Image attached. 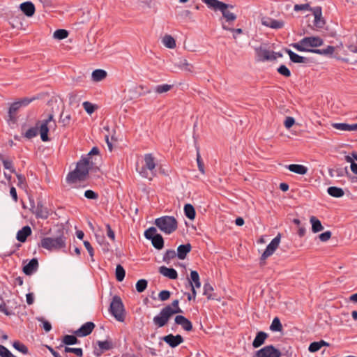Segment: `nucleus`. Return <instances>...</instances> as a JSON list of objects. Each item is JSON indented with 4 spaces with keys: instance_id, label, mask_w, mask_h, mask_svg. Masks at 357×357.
Returning <instances> with one entry per match:
<instances>
[{
    "instance_id": "f257e3e1",
    "label": "nucleus",
    "mask_w": 357,
    "mask_h": 357,
    "mask_svg": "<svg viewBox=\"0 0 357 357\" xmlns=\"http://www.w3.org/2000/svg\"><path fill=\"white\" fill-rule=\"evenodd\" d=\"M66 236L63 227H57L55 235L53 237H44L38 244L39 247L50 251L59 250L66 248Z\"/></svg>"
},
{
    "instance_id": "f03ea898",
    "label": "nucleus",
    "mask_w": 357,
    "mask_h": 357,
    "mask_svg": "<svg viewBox=\"0 0 357 357\" xmlns=\"http://www.w3.org/2000/svg\"><path fill=\"white\" fill-rule=\"evenodd\" d=\"M178 313H183V310L180 307H172L171 305H167L161 309L158 314L153 317V324L157 328L164 327L168 324L174 314Z\"/></svg>"
},
{
    "instance_id": "7ed1b4c3",
    "label": "nucleus",
    "mask_w": 357,
    "mask_h": 357,
    "mask_svg": "<svg viewBox=\"0 0 357 357\" xmlns=\"http://www.w3.org/2000/svg\"><path fill=\"white\" fill-rule=\"evenodd\" d=\"M324 40L319 36H310L302 38L298 43H292L291 46L298 52H311V50H317L315 47L321 46Z\"/></svg>"
},
{
    "instance_id": "20e7f679",
    "label": "nucleus",
    "mask_w": 357,
    "mask_h": 357,
    "mask_svg": "<svg viewBox=\"0 0 357 357\" xmlns=\"http://www.w3.org/2000/svg\"><path fill=\"white\" fill-rule=\"evenodd\" d=\"M154 224L162 232L170 234L178 228V222L173 216L165 215L155 220Z\"/></svg>"
},
{
    "instance_id": "39448f33",
    "label": "nucleus",
    "mask_w": 357,
    "mask_h": 357,
    "mask_svg": "<svg viewBox=\"0 0 357 357\" xmlns=\"http://www.w3.org/2000/svg\"><path fill=\"white\" fill-rule=\"evenodd\" d=\"M109 312L119 321L123 322L126 317V310L124 305L120 296H114L109 308Z\"/></svg>"
},
{
    "instance_id": "423d86ee",
    "label": "nucleus",
    "mask_w": 357,
    "mask_h": 357,
    "mask_svg": "<svg viewBox=\"0 0 357 357\" xmlns=\"http://www.w3.org/2000/svg\"><path fill=\"white\" fill-rule=\"evenodd\" d=\"M155 168V158L151 153H148L144 155V165L139 173L142 177L151 180L152 177L156 175Z\"/></svg>"
},
{
    "instance_id": "0eeeda50",
    "label": "nucleus",
    "mask_w": 357,
    "mask_h": 357,
    "mask_svg": "<svg viewBox=\"0 0 357 357\" xmlns=\"http://www.w3.org/2000/svg\"><path fill=\"white\" fill-rule=\"evenodd\" d=\"M144 237L151 241L153 246L160 250L164 248L165 241L164 238L160 234L157 232V229L154 227H151L145 230Z\"/></svg>"
},
{
    "instance_id": "6e6552de",
    "label": "nucleus",
    "mask_w": 357,
    "mask_h": 357,
    "mask_svg": "<svg viewBox=\"0 0 357 357\" xmlns=\"http://www.w3.org/2000/svg\"><path fill=\"white\" fill-rule=\"evenodd\" d=\"M94 168H97L96 157H95L94 160H89L87 158L82 156L81 159L77 163L75 169L79 173V175L85 179L89 174V170Z\"/></svg>"
},
{
    "instance_id": "1a4fd4ad",
    "label": "nucleus",
    "mask_w": 357,
    "mask_h": 357,
    "mask_svg": "<svg viewBox=\"0 0 357 357\" xmlns=\"http://www.w3.org/2000/svg\"><path fill=\"white\" fill-rule=\"evenodd\" d=\"M51 122L53 123L54 127L56 126V121L54 119L53 113L49 114L47 118L43 120L42 122H40V126H38V131L40 132V139L43 142L50 141V138L48 137L50 128L48 125Z\"/></svg>"
},
{
    "instance_id": "9d476101",
    "label": "nucleus",
    "mask_w": 357,
    "mask_h": 357,
    "mask_svg": "<svg viewBox=\"0 0 357 357\" xmlns=\"http://www.w3.org/2000/svg\"><path fill=\"white\" fill-rule=\"evenodd\" d=\"M282 355L284 354L278 349L270 344L257 350L254 357H280Z\"/></svg>"
},
{
    "instance_id": "9b49d317",
    "label": "nucleus",
    "mask_w": 357,
    "mask_h": 357,
    "mask_svg": "<svg viewBox=\"0 0 357 357\" xmlns=\"http://www.w3.org/2000/svg\"><path fill=\"white\" fill-rule=\"evenodd\" d=\"M281 239V234L279 233L267 245L266 248L262 253L260 260L261 261H265L268 257L271 256L277 248L279 247Z\"/></svg>"
},
{
    "instance_id": "f8f14e48",
    "label": "nucleus",
    "mask_w": 357,
    "mask_h": 357,
    "mask_svg": "<svg viewBox=\"0 0 357 357\" xmlns=\"http://www.w3.org/2000/svg\"><path fill=\"white\" fill-rule=\"evenodd\" d=\"M257 60L258 61H275V57L272 55V51L266 50L263 45L256 47L255 49Z\"/></svg>"
},
{
    "instance_id": "ddd939ff",
    "label": "nucleus",
    "mask_w": 357,
    "mask_h": 357,
    "mask_svg": "<svg viewBox=\"0 0 357 357\" xmlns=\"http://www.w3.org/2000/svg\"><path fill=\"white\" fill-rule=\"evenodd\" d=\"M162 340L172 348L178 347L184 341L183 337L179 334L176 335H174L173 334H169L163 336Z\"/></svg>"
},
{
    "instance_id": "4468645a",
    "label": "nucleus",
    "mask_w": 357,
    "mask_h": 357,
    "mask_svg": "<svg viewBox=\"0 0 357 357\" xmlns=\"http://www.w3.org/2000/svg\"><path fill=\"white\" fill-rule=\"evenodd\" d=\"M96 325L92 321H88L81 326L79 328L73 331V334L78 337H86L90 335L93 331Z\"/></svg>"
},
{
    "instance_id": "2eb2a0df",
    "label": "nucleus",
    "mask_w": 357,
    "mask_h": 357,
    "mask_svg": "<svg viewBox=\"0 0 357 357\" xmlns=\"http://www.w3.org/2000/svg\"><path fill=\"white\" fill-rule=\"evenodd\" d=\"M188 282L191 287V291H192L193 298L195 299L197 295L195 288H199L201 287L199 275L197 271H191L190 279L188 280Z\"/></svg>"
},
{
    "instance_id": "dca6fc26",
    "label": "nucleus",
    "mask_w": 357,
    "mask_h": 357,
    "mask_svg": "<svg viewBox=\"0 0 357 357\" xmlns=\"http://www.w3.org/2000/svg\"><path fill=\"white\" fill-rule=\"evenodd\" d=\"M176 325H179L185 331H191L193 328L192 322L183 315H176L174 318Z\"/></svg>"
},
{
    "instance_id": "f3484780",
    "label": "nucleus",
    "mask_w": 357,
    "mask_h": 357,
    "mask_svg": "<svg viewBox=\"0 0 357 357\" xmlns=\"http://www.w3.org/2000/svg\"><path fill=\"white\" fill-rule=\"evenodd\" d=\"M204 3L206 4L208 8L214 10H220L222 8H233L232 5L227 4L224 2L218 0H202Z\"/></svg>"
},
{
    "instance_id": "a211bd4d",
    "label": "nucleus",
    "mask_w": 357,
    "mask_h": 357,
    "mask_svg": "<svg viewBox=\"0 0 357 357\" xmlns=\"http://www.w3.org/2000/svg\"><path fill=\"white\" fill-rule=\"evenodd\" d=\"M285 52L289 56L290 61L295 63H307L310 61L307 57L302 56L289 49L285 48Z\"/></svg>"
},
{
    "instance_id": "6ab92c4d",
    "label": "nucleus",
    "mask_w": 357,
    "mask_h": 357,
    "mask_svg": "<svg viewBox=\"0 0 357 357\" xmlns=\"http://www.w3.org/2000/svg\"><path fill=\"white\" fill-rule=\"evenodd\" d=\"M263 25L275 29H279L284 26V22L277 20L271 17H263L261 19Z\"/></svg>"
},
{
    "instance_id": "aec40b11",
    "label": "nucleus",
    "mask_w": 357,
    "mask_h": 357,
    "mask_svg": "<svg viewBox=\"0 0 357 357\" xmlns=\"http://www.w3.org/2000/svg\"><path fill=\"white\" fill-rule=\"evenodd\" d=\"M20 8L22 12L29 17H32L36 11L34 4L31 1H25L20 4Z\"/></svg>"
},
{
    "instance_id": "412c9836",
    "label": "nucleus",
    "mask_w": 357,
    "mask_h": 357,
    "mask_svg": "<svg viewBox=\"0 0 357 357\" xmlns=\"http://www.w3.org/2000/svg\"><path fill=\"white\" fill-rule=\"evenodd\" d=\"M38 268V261L36 258L31 259L27 264L24 266L22 271L26 275H32Z\"/></svg>"
},
{
    "instance_id": "4be33fe9",
    "label": "nucleus",
    "mask_w": 357,
    "mask_h": 357,
    "mask_svg": "<svg viewBox=\"0 0 357 357\" xmlns=\"http://www.w3.org/2000/svg\"><path fill=\"white\" fill-rule=\"evenodd\" d=\"M314 16V25L319 29L323 28L325 25V20L321 17V7H315L313 12Z\"/></svg>"
},
{
    "instance_id": "5701e85b",
    "label": "nucleus",
    "mask_w": 357,
    "mask_h": 357,
    "mask_svg": "<svg viewBox=\"0 0 357 357\" xmlns=\"http://www.w3.org/2000/svg\"><path fill=\"white\" fill-rule=\"evenodd\" d=\"M158 271L161 275L171 280H175L178 278L177 271L173 268L162 266L159 268Z\"/></svg>"
},
{
    "instance_id": "b1692460",
    "label": "nucleus",
    "mask_w": 357,
    "mask_h": 357,
    "mask_svg": "<svg viewBox=\"0 0 357 357\" xmlns=\"http://www.w3.org/2000/svg\"><path fill=\"white\" fill-rule=\"evenodd\" d=\"M268 335L266 332L259 331L257 333L256 336L252 342V347L254 348H259L263 345L268 338Z\"/></svg>"
},
{
    "instance_id": "393cba45",
    "label": "nucleus",
    "mask_w": 357,
    "mask_h": 357,
    "mask_svg": "<svg viewBox=\"0 0 357 357\" xmlns=\"http://www.w3.org/2000/svg\"><path fill=\"white\" fill-rule=\"evenodd\" d=\"M78 336L74 335H65L62 338V344L57 347V349H61L63 345L70 346L77 344L79 343V340L77 339Z\"/></svg>"
},
{
    "instance_id": "a878e982",
    "label": "nucleus",
    "mask_w": 357,
    "mask_h": 357,
    "mask_svg": "<svg viewBox=\"0 0 357 357\" xmlns=\"http://www.w3.org/2000/svg\"><path fill=\"white\" fill-rule=\"evenodd\" d=\"M31 234V229L29 226L26 225L19 230L17 233L16 238L21 243H24L28 236Z\"/></svg>"
},
{
    "instance_id": "bb28decb",
    "label": "nucleus",
    "mask_w": 357,
    "mask_h": 357,
    "mask_svg": "<svg viewBox=\"0 0 357 357\" xmlns=\"http://www.w3.org/2000/svg\"><path fill=\"white\" fill-rule=\"evenodd\" d=\"M192 246L190 243L180 245L177 248V257L179 259H185L187 255L191 251Z\"/></svg>"
},
{
    "instance_id": "cd10ccee",
    "label": "nucleus",
    "mask_w": 357,
    "mask_h": 357,
    "mask_svg": "<svg viewBox=\"0 0 357 357\" xmlns=\"http://www.w3.org/2000/svg\"><path fill=\"white\" fill-rule=\"evenodd\" d=\"M36 216L38 218L47 219L49 216V212L45 207L41 201L38 202L36 210Z\"/></svg>"
},
{
    "instance_id": "c85d7f7f",
    "label": "nucleus",
    "mask_w": 357,
    "mask_h": 357,
    "mask_svg": "<svg viewBox=\"0 0 357 357\" xmlns=\"http://www.w3.org/2000/svg\"><path fill=\"white\" fill-rule=\"evenodd\" d=\"M286 167L290 172L300 174V175H304L307 172V168L303 165L291 164V165H287Z\"/></svg>"
},
{
    "instance_id": "c756f323",
    "label": "nucleus",
    "mask_w": 357,
    "mask_h": 357,
    "mask_svg": "<svg viewBox=\"0 0 357 357\" xmlns=\"http://www.w3.org/2000/svg\"><path fill=\"white\" fill-rule=\"evenodd\" d=\"M203 291V294L206 296L208 300H219L216 294H212L213 287L209 283H205L204 284Z\"/></svg>"
},
{
    "instance_id": "7c9ffc66",
    "label": "nucleus",
    "mask_w": 357,
    "mask_h": 357,
    "mask_svg": "<svg viewBox=\"0 0 357 357\" xmlns=\"http://www.w3.org/2000/svg\"><path fill=\"white\" fill-rule=\"evenodd\" d=\"M330 344L323 340L319 342H313L310 343L308 347V351L311 353L318 351L322 347H329Z\"/></svg>"
},
{
    "instance_id": "2f4dec72",
    "label": "nucleus",
    "mask_w": 357,
    "mask_h": 357,
    "mask_svg": "<svg viewBox=\"0 0 357 357\" xmlns=\"http://www.w3.org/2000/svg\"><path fill=\"white\" fill-rule=\"evenodd\" d=\"M328 194L335 198H340L344 196V192L342 188L336 186H331L327 188Z\"/></svg>"
},
{
    "instance_id": "473e14b6",
    "label": "nucleus",
    "mask_w": 357,
    "mask_h": 357,
    "mask_svg": "<svg viewBox=\"0 0 357 357\" xmlns=\"http://www.w3.org/2000/svg\"><path fill=\"white\" fill-rule=\"evenodd\" d=\"M310 221L312 225V232L317 233L324 229V227L322 226L321 221L315 216H311Z\"/></svg>"
},
{
    "instance_id": "72a5a7b5",
    "label": "nucleus",
    "mask_w": 357,
    "mask_h": 357,
    "mask_svg": "<svg viewBox=\"0 0 357 357\" xmlns=\"http://www.w3.org/2000/svg\"><path fill=\"white\" fill-rule=\"evenodd\" d=\"M85 179L79 175L76 169L69 172L66 176V181L69 183H75L77 181H84Z\"/></svg>"
},
{
    "instance_id": "f704fd0d",
    "label": "nucleus",
    "mask_w": 357,
    "mask_h": 357,
    "mask_svg": "<svg viewBox=\"0 0 357 357\" xmlns=\"http://www.w3.org/2000/svg\"><path fill=\"white\" fill-rule=\"evenodd\" d=\"M107 72L102 69H96L92 72V79L95 82H100L107 77Z\"/></svg>"
},
{
    "instance_id": "c9c22d12",
    "label": "nucleus",
    "mask_w": 357,
    "mask_h": 357,
    "mask_svg": "<svg viewBox=\"0 0 357 357\" xmlns=\"http://www.w3.org/2000/svg\"><path fill=\"white\" fill-rule=\"evenodd\" d=\"M97 344L98 345L100 351V353H102L105 351L111 350L114 348V344L112 340H106L105 341H100L98 340L97 342Z\"/></svg>"
},
{
    "instance_id": "e433bc0d",
    "label": "nucleus",
    "mask_w": 357,
    "mask_h": 357,
    "mask_svg": "<svg viewBox=\"0 0 357 357\" xmlns=\"http://www.w3.org/2000/svg\"><path fill=\"white\" fill-rule=\"evenodd\" d=\"M185 215L190 220H192L195 218L196 211L194 206L190 204H186L184 206Z\"/></svg>"
},
{
    "instance_id": "4c0bfd02",
    "label": "nucleus",
    "mask_w": 357,
    "mask_h": 357,
    "mask_svg": "<svg viewBox=\"0 0 357 357\" xmlns=\"http://www.w3.org/2000/svg\"><path fill=\"white\" fill-rule=\"evenodd\" d=\"M312 53L325 55V56H331L335 51V47L331 45H328L326 49H317V50H311Z\"/></svg>"
},
{
    "instance_id": "58836bf2",
    "label": "nucleus",
    "mask_w": 357,
    "mask_h": 357,
    "mask_svg": "<svg viewBox=\"0 0 357 357\" xmlns=\"http://www.w3.org/2000/svg\"><path fill=\"white\" fill-rule=\"evenodd\" d=\"M270 330L273 332H281L282 331V325L280 319L275 317L270 326Z\"/></svg>"
},
{
    "instance_id": "ea45409f",
    "label": "nucleus",
    "mask_w": 357,
    "mask_h": 357,
    "mask_svg": "<svg viewBox=\"0 0 357 357\" xmlns=\"http://www.w3.org/2000/svg\"><path fill=\"white\" fill-rule=\"evenodd\" d=\"M40 123V121H38L36 123V125L35 127H31L29 129H28L26 132L24 133V137L27 139H31L36 136H37L38 133V126Z\"/></svg>"
},
{
    "instance_id": "a19ab883",
    "label": "nucleus",
    "mask_w": 357,
    "mask_h": 357,
    "mask_svg": "<svg viewBox=\"0 0 357 357\" xmlns=\"http://www.w3.org/2000/svg\"><path fill=\"white\" fill-rule=\"evenodd\" d=\"M71 121V115L69 113H64L63 110L60 114L59 122L62 124V126L67 127L70 125Z\"/></svg>"
},
{
    "instance_id": "79ce46f5",
    "label": "nucleus",
    "mask_w": 357,
    "mask_h": 357,
    "mask_svg": "<svg viewBox=\"0 0 357 357\" xmlns=\"http://www.w3.org/2000/svg\"><path fill=\"white\" fill-rule=\"evenodd\" d=\"M115 276L118 282H121L124 280L126 276V271L124 268L121 265L118 264L115 270Z\"/></svg>"
},
{
    "instance_id": "37998d69",
    "label": "nucleus",
    "mask_w": 357,
    "mask_h": 357,
    "mask_svg": "<svg viewBox=\"0 0 357 357\" xmlns=\"http://www.w3.org/2000/svg\"><path fill=\"white\" fill-rule=\"evenodd\" d=\"M162 43L165 47L169 49H173L176 47V41L170 35H165L162 38Z\"/></svg>"
},
{
    "instance_id": "c03bdc74",
    "label": "nucleus",
    "mask_w": 357,
    "mask_h": 357,
    "mask_svg": "<svg viewBox=\"0 0 357 357\" xmlns=\"http://www.w3.org/2000/svg\"><path fill=\"white\" fill-rule=\"evenodd\" d=\"M220 11L222 13V16L226 19L227 22H234L236 20V15L229 12L227 8H221Z\"/></svg>"
},
{
    "instance_id": "a18cd8bd",
    "label": "nucleus",
    "mask_w": 357,
    "mask_h": 357,
    "mask_svg": "<svg viewBox=\"0 0 357 357\" xmlns=\"http://www.w3.org/2000/svg\"><path fill=\"white\" fill-rule=\"evenodd\" d=\"M177 257L176 252L174 250H167L163 255V261L169 264L170 261Z\"/></svg>"
},
{
    "instance_id": "49530a36",
    "label": "nucleus",
    "mask_w": 357,
    "mask_h": 357,
    "mask_svg": "<svg viewBox=\"0 0 357 357\" xmlns=\"http://www.w3.org/2000/svg\"><path fill=\"white\" fill-rule=\"evenodd\" d=\"M82 96L79 95L78 93L73 92L69 93V104L70 105H79Z\"/></svg>"
},
{
    "instance_id": "de8ad7c7",
    "label": "nucleus",
    "mask_w": 357,
    "mask_h": 357,
    "mask_svg": "<svg viewBox=\"0 0 357 357\" xmlns=\"http://www.w3.org/2000/svg\"><path fill=\"white\" fill-rule=\"evenodd\" d=\"M13 347L17 350L18 351L24 354H29V349L28 347L24 344L23 343L20 342V341H15L13 343Z\"/></svg>"
},
{
    "instance_id": "09e8293b",
    "label": "nucleus",
    "mask_w": 357,
    "mask_h": 357,
    "mask_svg": "<svg viewBox=\"0 0 357 357\" xmlns=\"http://www.w3.org/2000/svg\"><path fill=\"white\" fill-rule=\"evenodd\" d=\"M148 286V281L145 279H140L139 280L136 284V290L138 293H142L144 292Z\"/></svg>"
},
{
    "instance_id": "8fccbe9b",
    "label": "nucleus",
    "mask_w": 357,
    "mask_h": 357,
    "mask_svg": "<svg viewBox=\"0 0 357 357\" xmlns=\"http://www.w3.org/2000/svg\"><path fill=\"white\" fill-rule=\"evenodd\" d=\"M68 31L66 29H59L54 32L53 37L58 40H63L68 36Z\"/></svg>"
},
{
    "instance_id": "3c124183",
    "label": "nucleus",
    "mask_w": 357,
    "mask_h": 357,
    "mask_svg": "<svg viewBox=\"0 0 357 357\" xmlns=\"http://www.w3.org/2000/svg\"><path fill=\"white\" fill-rule=\"evenodd\" d=\"M0 160H1L5 169H8L12 173H15V169L13 166V162L4 158L3 155H0Z\"/></svg>"
},
{
    "instance_id": "603ef678",
    "label": "nucleus",
    "mask_w": 357,
    "mask_h": 357,
    "mask_svg": "<svg viewBox=\"0 0 357 357\" xmlns=\"http://www.w3.org/2000/svg\"><path fill=\"white\" fill-rule=\"evenodd\" d=\"M172 87H173V85H170V84H160V85H158L154 87V91L158 93H162L167 92L168 91L172 89Z\"/></svg>"
},
{
    "instance_id": "864d4df0",
    "label": "nucleus",
    "mask_w": 357,
    "mask_h": 357,
    "mask_svg": "<svg viewBox=\"0 0 357 357\" xmlns=\"http://www.w3.org/2000/svg\"><path fill=\"white\" fill-rule=\"evenodd\" d=\"M20 107H21V105L18 100L16 102H14L13 103H12L10 105L9 109H8V115H9V117L10 119H13V114H15Z\"/></svg>"
},
{
    "instance_id": "5fc2aeb1",
    "label": "nucleus",
    "mask_w": 357,
    "mask_h": 357,
    "mask_svg": "<svg viewBox=\"0 0 357 357\" xmlns=\"http://www.w3.org/2000/svg\"><path fill=\"white\" fill-rule=\"evenodd\" d=\"M63 353L64 354L73 353L78 357H82L83 356V350L82 348H72V347H65Z\"/></svg>"
},
{
    "instance_id": "6e6d98bb",
    "label": "nucleus",
    "mask_w": 357,
    "mask_h": 357,
    "mask_svg": "<svg viewBox=\"0 0 357 357\" xmlns=\"http://www.w3.org/2000/svg\"><path fill=\"white\" fill-rule=\"evenodd\" d=\"M82 106L87 114H91L97 109V106L89 101H85L82 103Z\"/></svg>"
},
{
    "instance_id": "4d7b16f0",
    "label": "nucleus",
    "mask_w": 357,
    "mask_h": 357,
    "mask_svg": "<svg viewBox=\"0 0 357 357\" xmlns=\"http://www.w3.org/2000/svg\"><path fill=\"white\" fill-rule=\"evenodd\" d=\"M93 156H97L100 158V151L99 149L97 146H93L91 150L84 157L87 158L89 160H93Z\"/></svg>"
},
{
    "instance_id": "13d9d810",
    "label": "nucleus",
    "mask_w": 357,
    "mask_h": 357,
    "mask_svg": "<svg viewBox=\"0 0 357 357\" xmlns=\"http://www.w3.org/2000/svg\"><path fill=\"white\" fill-rule=\"evenodd\" d=\"M277 71L279 74L285 77H289L291 75L290 70L284 64L280 65L277 68Z\"/></svg>"
},
{
    "instance_id": "bf43d9fd",
    "label": "nucleus",
    "mask_w": 357,
    "mask_h": 357,
    "mask_svg": "<svg viewBox=\"0 0 357 357\" xmlns=\"http://www.w3.org/2000/svg\"><path fill=\"white\" fill-rule=\"evenodd\" d=\"M37 99H38V96H33L31 98L25 97L19 100L18 101L21 107H25Z\"/></svg>"
},
{
    "instance_id": "052dcab7",
    "label": "nucleus",
    "mask_w": 357,
    "mask_h": 357,
    "mask_svg": "<svg viewBox=\"0 0 357 357\" xmlns=\"http://www.w3.org/2000/svg\"><path fill=\"white\" fill-rule=\"evenodd\" d=\"M331 126L333 128L342 131H348L349 128V124L346 123H333Z\"/></svg>"
},
{
    "instance_id": "680f3d73",
    "label": "nucleus",
    "mask_w": 357,
    "mask_h": 357,
    "mask_svg": "<svg viewBox=\"0 0 357 357\" xmlns=\"http://www.w3.org/2000/svg\"><path fill=\"white\" fill-rule=\"evenodd\" d=\"M0 312L3 313L6 316H11L15 314L12 310H8L4 301H2L0 303Z\"/></svg>"
},
{
    "instance_id": "e2e57ef3",
    "label": "nucleus",
    "mask_w": 357,
    "mask_h": 357,
    "mask_svg": "<svg viewBox=\"0 0 357 357\" xmlns=\"http://www.w3.org/2000/svg\"><path fill=\"white\" fill-rule=\"evenodd\" d=\"M334 171L335 173V176H337V177H342L344 176L349 175V171H348L347 167L337 168Z\"/></svg>"
},
{
    "instance_id": "0e129e2a",
    "label": "nucleus",
    "mask_w": 357,
    "mask_h": 357,
    "mask_svg": "<svg viewBox=\"0 0 357 357\" xmlns=\"http://www.w3.org/2000/svg\"><path fill=\"white\" fill-rule=\"evenodd\" d=\"M84 197L89 199H97L98 198V194L92 190H87L84 192Z\"/></svg>"
},
{
    "instance_id": "69168bd1",
    "label": "nucleus",
    "mask_w": 357,
    "mask_h": 357,
    "mask_svg": "<svg viewBox=\"0 0 357 357\" xmlns=\"http://www.w3.org/2000/svg\"><path fill=\"white\" fill-rule=\"evenodd\" d=\"M171 296V292L168 290H162L158 294V298L161 301H167Z\"/></svg>"
},
{
    "instance_id": "338daca9",
    "label": "nucleus",
    "mask_w": 357,
    "mask_h": 357,
    "mask_svg": "<svg viewBox=\"0 0 357 357\" xmlns=\"http://www.w3.org/2000/svg\"><path fill=\"white\" fill-rule=\"evenodd\" d=\"M294 10L298 12L302 10H311V8L309 3L296 4L294 7Z\"/></svg>"
},
{
    "instance_id": "774afa93",
    "label": "nucleus",
    "mask_w": 357,
    "mask_h": 357,
    "mask_svg": "<svg viewBox=\"0 0 357 357\" xmlns=\"http://www.w3.org/2000/svg\"><path fill=\"white\" fill-rule=\"evenodd\" d=\"M332 233L330 231H326L319 235V238L321 241L326 242L331 237Z\"/></svg>"
}]
</instances>
